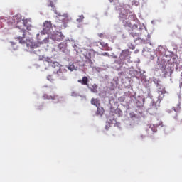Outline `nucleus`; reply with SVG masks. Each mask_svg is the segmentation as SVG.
<instances>
[{"label":"nucleus","mask_w":182,"mask_h":182,"mask_svg":"<svg viewBox=\"0 0 182 182\" xmlns=\"http://www.w3.org/2000/svg\"><path fill=\"white\" fill-rule=\"evenodd\" d=\"M119 18H122V19H127V15L123 14H119Z\"/></svg>","instance_id":"obj_18"},{"label":"nucleus","mask_w":182,"mask_h":182,"mask_svg":"<svg viewBox=\"0 0 182 182\" xmlns=\"http://www.w3.org/2000/svg\"><path fill=\"white\" fill-rule=\"evenodd\" d=\"M130 23H128V24H125L126 26H130Z\"/></svg>","instance_id":"obj_27"},{"label":"nucleus","mask_w":182,"mask_h":182,"mask_svg":"<svg viewBox=\"0 0 182 182\" xmlns=\"http://www.w3.org/2000/svg\"><path fill=\"white\" fill-rule=\"evenodd\" d=\"M98 36H99L100 38H103V33H100V34H98Z\"/></svg>","instance_id":"obj_26"},{"label":"nucleus","mask_w":182,"mask_h":182,"mask_svg":"<svg viewBox=\"0 0 182 182\" xmlns=\"http://www.w3.org/2000/svg\"><path fill=\"white\" fill-rule=\"evenodd\" d=\"M28 22H29V21L28 19L23 20V23L24 26H26L27 31H32V25H31V24L28 25Z\"/></svg>","instance_id":"obj_13"},{"label":"nucleus","mask_w":182,"mask_h":182,"mask_svg":"<svg viewBox=\"0 0 182 182\" xmlns=\"http://www.w3.org/2000/svg\"><path fill=\"white\" fill-rule=\"evenodd\" d=\"M64 38L65 36L61 32L58 31L52 34L50 37L53 41H57V42H60Z\"/></svg>","instance_id":"obj_5"},{"label":"nucleus","mask_w":182,"mask_h":182,"mask_svg":"<svg viewBox=\"0 0 182 182\" xmlns=\"http://www.w3.org/2000/svg\"><path fill=\"white\" fill-rule=\"evenodd\" d=\"M123 23H124V20H123Z\"/></svg>","instance_id":"obj_33"},{"label":"nucleus","mask_w":182,"mask_h":182,"mask_svg":"<svg viewBox=\"0 0 182 182\" xmlns=\"http://www.w3.org/2000/svg\"><path fill=\"white\" fill-rule=\"evenodd\" d=\"M26 35V30L23 28H19V30L17 32V39L19 41V43H21L22 45H25L26 43V41H25L23 39H25V36Z\"/></svg>","instance_id":"obj_2"},{"label":"nucleus","mask_w":182,"mask_h":182,"mask_svg":"<svg viewBox=\"0 0 182 182\" xmlns=\"http://www.w3.org/2000/svg\"><path fill=\"white\" fill-rule=\"evenodd\" d=\"M181 86H182V82H181V84H180V87H181Z\"/></svg>","instance_id":"obj_29"},{"label":"nucleus","mask_w":182,"mask_h":182,"mask_svg":"<svg viewBox=\"0 0 182 182\" xmlns=\"http://www.w3.org/2000/svg\"><path fill=\"white\" fill-rule=\"evenodd\" d=\"M109 2H113V0H109Z\"/></svg>","instance_id":"obj_30"},{"label":"nucleus","mask_w":182,"mask_h":182,"mask_svg":"<svg viewBox=\"0 0 182 182\" xmlns=\"http://www.w3.org/2000/svg\"><path fill=\"white\" fill-rule=\"evenodd\" d=\"M30 43H28V40L26 41L25 43H26L28 48H31V49H36V48H39L41 46V43H33L31 42V40H29Z\"/></svg>","instance_id":"obj_7"},{"label":"nucleus","mask_w":182,"mask_h":182,"mask_svg":"<svg viewBox=\"0 0 182 182\" xmlns=\"http://www.w3.org/2000/svg\"><path fill=\"white\" fill-rule=\"evenodd\" d=\"M91 105H94V106H96V107H99V106H100V100H99V99L97 98H92L91 100Z\"/></svg>","instance_id":"obj_14"},{"label":"nucleus","mask_w":182,"mask_h":182,"mask_svg":"<svg viewBox=\"0 0 182 182\" xmlns=\"http://www.w3.org/2000/svg\"><path fill=\"white\" fill-rule=\"evenodd\" d=\"M48 6H51V8H53L55 6V5L53 4V1H49Z\"/></svg>","instance_id":"obj_22"},{"label":"nucleus","mask_w":182,"mask_h":182,"mask_svg":"<svg viewBox=\"0 0 182 182\" xmlns=\"http://www.w3.org/2000/svg\"><path fill=\"white\" fill-rule=\"evenodd\" d=\"M157 87H158V93L159 95H166V88H164L161 85L157 83Z\"/></svg>","instance_id":"obj_9"},{"label":"nucleus","mask_w":182,"mask_h":182,"mask_svg":"<svg viewBox=\"0 0 182 182\" xmlns=\"http://www.w3.org/2000/svg\"><path fill=\"white\" fill-rule=\"evenodd\" d=\"M51 29H52V23L50 21H45V23H43V31H41V33L43 35L48 33L49 31H50Z\"/></svg>","instance_id":"obj_4"},{"label":"nucleus","mask_w":182,"mask_h":182,"mask_svg":"<svg viewBox=\"0 0 182 182\" xmlns=\"http://www.w3.org/2000/svg\"><path fill=\"white\" fill-rule=\"evenodd\" d=\"M173 119L175 120H178V116L176 114L175 117H173Z\"/></svg>","instance_id":"obj_25"},{"label":"nucleus","mask_w":182,"mask_h":182,"mask_svg":"<svg viewBox=\"0 0 182 182\" xmlns=\"http://www.w3.org/2000/svg\"><path fill=\"white\" fill-rule=\"evenodd\" d=\"M97 112H96V116H103V114L105 113V109H103L102 107L98 106L97 107Z\"/></svg>","instance_id":"obj_12"},{"label":"nucleus","mask_w":182,"mask_h":182,"mask_svg":"<svg viewBox=\"0 0 182 182\" xmlns=\"http://www.w3.org/2000/svg\"><path fill=\"white\" fill-rule=\"evenodd\" d=\"M130 51L129 50H124L122 51L121 55L119 56L120 60L122 62H130Z\"/></svg>","instance_id":"obj_3"},{"label":"nucleus","mask_w":182,"mask_h":182,"mask_svg":"<svg viewBox=\"0 0 182 182\" xmlns=\"http://www.w3.org/2000/svg\"><path fill=\"white\" fill-rule=\"evenodd\" d=\"M131 36H132L133 38H139V34H138V33H134V32L131 33Z\"/></svg>","instance_id":"obj_19"},{"label":"nucleus","mask_w":182,"mask_h":182,"mask_svg":"<svg viewBox=\"0 0 182 182\" xmlns=\"http://www.w3.org/2000/svg\"><path fill=\"white\" fill-rule=\"evenodd\" d=\"M181 124H182V119L181 120Z\"/></svg>","instance_id":"obj_32"},{"label":"nucleus","mask_w":182,"mask_h":182,"mask_svg":"<svg viewBox=\"0 0 182 182\" xmlns=\"http://www.w3.org/2000/svg\"><path fill=\"white\" fill-rule=\"evenodd\" d=\"M102 56H109V53H102Z\"/></svg>","instance_id":"obj_24"},{"label":"nucleus","mask_w":182,"mask_h":182,"mask_svg":"<svg viewBox=\"0 0 182 182\" xmlns=\"http://www.w3.org/2000/svg\"><path fill=\"white\" fill-rule=\"evenodd\" d=\"M36 36H37V38L39 36V33H38L37 35H36Z\"/></svg>","instance_id":"obj_31"},{"label":"nucleus","mask_w":182,"mask_h":182,"mask_svg":"<svg viewBox=\"0 0 182 182\" xmlns=\"http://www.w3.org/2000/svg\"><path fill=\"white\" fill-rule=\"evenodd\" d=\"M100 45H101V46L103 48H107V43H105V42H101Z\"/></svg>","instance_id":"obj_20"},{"label":"nucleus","mask_w":182,"mask_h":182,"mask_svg":"<svg viewBox=\"0 0 182 182\" xmlns=\"http://www.w3.org/2000/svg\"><path fill=\"white\" fill-rule=\"evenodd\" d=\"M150 129H151L152 132H154V133H156V132H157V127H156L154 125L151 124L149 126Z\"/></svg>","instance_id":"obj_16"},{"label":"nucleus","mask_w":182,"mask_h":182,"mask_svg":"<svg viewBox=\"0 0 182 182\" xmlns=\"http://www.w3.org/2000/svg\"><path fill=\"white\" fill-rule=\"evenodd\" d=\"M85 19V16L83 15H81L79 16V18L77 19V22H82Z\"/></svg>","instance_id":"obj_17"},{"label":"nucleus","mask_w":182,"mask_h":182,"mask_svg":"<svg viewBox=\"0 0 182 182\" xmlns=\"http://www.w3.org/2000/svg\"><path fill=\"white\" fill-rule=\"evenodd\" d=\"M68 70L63 68H59L57 71V75L60 77V79H65L66 77V73Z\"/></svg>","instance_id":"obj_6"},{"label":"nucleus","mask_w":182,"mask_h":182,"mask_svg":"<svg viewBox=\"0 0 182 182\" xmlns=\"http://www.w3.org/2000/svg\"><path fill=\"white\" fill-rule=\"evenodd\" d=\"M55 14L57 15L58 20L56 23L54 24V27H55L58 31L60 29H63V28H66L68 26L67 23L69 21V16L68 14H61L58 11H55Z\"/></svg>","instance_id":"obj_1"},{"label":"nucleus","mask_w":182,"mask_h":182,"mask_svg":"<svg viewBox=\"0 0 182 182\" xmlns=\"http://www.w3.org/2000/svg\"><path fill=\"white\" fill-rule=\"evenodd\" d=\"M22 21V16L21 14H16V16H13L11 23H19Z\"/></svg>","instance_id":"obj_8"},{"label":"nucleus","mask_w":182,"mask_h":182,"mask_svg":"<svg viewBox=\"0 0 182 182\" xmlns=\"http://www.w3.org/2000/svg\"><path fill=\"white\" fill-rule=\"evenodd\" d=\"M43 99H51L52 100H57V102H59L58 95H48L47 94H44Z\"/></svg>","instance_id":"obj_10"},{"label":"nucleus","mask_w":182,"mask_h":182,"mask_svg":"<svg viewBox=\"0 0 182 182\" xmlns=\"http://www.w3.org/2000/svg\"><path fill=\"white\" fill-rule=\"evenodd\" d=\"M88 82L89 79L87 78V77H83L82 80H78V83H81V85H84L87 87H89Z\"/></svg>","instance_id":"obj_11"},{"label":"nucleus","mask_w":182,"mask_h":182,"mask_svg":"<svg viewBox=\"0 0 182 182\" xmlns=\"http://www.w3.org/2000/svg\"><path fill=\"white\" fill-rule=\"evenodd\" d=\"M68 69L69 70H71V71L75 70V65H71L68 66Z\"/></svg>","instance_id":"obj_21"},{"label":"nucleus","mask_w":182,"mask_h":182,"mask_svg":"<svg viewBox=\"0 0 182 182\" xmlns=\"http://www.w3.org/2000/svg\"><path fill=\"white\" fill-rule=\"evenodd\" d=\"M174 112H176V113H177V112H178L180 110V105H178L176 108L173 109Z\"/></svg>","instance_id":"obj_23"},{"label":"nucleus","mask_w":182,"mask_h":182,"mask_svg":"<svg viewBox=\"0 0 182 182\" xmlns=\"http://www.w3.org/2000/svg\"><path fill=\"white\" fill-rule=\"evenodd\" d=\"M88 89H90L92 93H97V85L96 84H93L91 87L89 85Z\"/></svg>","instance_id":"obj_15"},{"label":"nucleus","mask_w":182,"mask_h":182,"mask_svg":"<svg viewBox=\"0 0 182 182\" xmlns=\"http://www.w3.org/2000/svg\"><path fill=\"white\" fill-rule=\"evenodd\" d=\"M106 130H109V128L107 127V126L105 127Z\"/></svg>","instance_id":"obj_28"}]
</instances>
